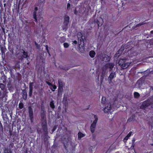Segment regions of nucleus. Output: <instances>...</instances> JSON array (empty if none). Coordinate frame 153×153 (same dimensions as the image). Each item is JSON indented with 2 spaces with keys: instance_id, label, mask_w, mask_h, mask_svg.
I'll list each match as a JSON object with an SVG mask.
<instances>
[{
  "instance_id": "2eb2a0df",
  "label": "nucleus",
  "mask_w": 153,
  "mask_h": 153,
  "mask_svg": "<svg viewBox=\"0 0 153 153\" xmlns=\"http://www.w3.org/2000/svg\"><path fill=\"white\" fill-rule=\"evenodd\" d=\"M41 122L42 123L43 122H45V121H46L47 122V121L46 119V116L45 113L44 112V111H43L42 112H41Z\"/></svg>"
},
{
  "instance_id": "f704fd0d",
  "label": "nucleus",
  "mask_w": 153,
  "mask_h": 153,
  "mask_svg": "<svg viewBox=\"0 0 153 153\" xmlns=\"http://www.w3.org/2000/svg\"><path fill=\"white\" fill-rule=\"evenodd\" d=\"M56 128H57L56 126H54L53 127L52 129V133H53L54 131H55L56 130Z\"/></svg>"
},
{
  "instance_id": "864d4df0",
  "label": "nucleus",
  "mask_w": 153,
  "mask_h": 153,
  "mask_svg": "<svg viewBox=\"0 0 153 153\" xmlns=\"http://www.w3.org/2000/svg\"><path fill=\"white\" fill-rule=\"evenodd\" d=\"M67 29H68V28H66V30Z\"/></svg>"
},
{
  "instance_id": "a878e982",
  "label": "nucleus",
  "mask_w": 153,
  "mask_h": 153,
  "mask_svg": "<svg viewBox=\"0 0 153 153\" xmlns=\"http://www.w3.org/2000/svg\"><path fill=\"white\" fill-rule=\"evenodd\" d=\"M35 44L36 46V49H37L39 51H40V46L37 43H36V42L35 41Z\"/></svg>"
},
{
  "instance_id": "2f4dec72",
  "label": "nucleus",
  "mask_w": 153,
  "mask_h": 153,
  "mask_svg": "<svg viewBox=\"0 0 153 153\" xmlns=\"http://www.w3.org/2000/svg\"><path fill=\"white\" fill-rule=\"evenodd\" d=\"M33 89H29V96L30 97H31L32 96L33 93Z\"/></svg>"
},
{
  "instance_id": "bb28decb",
  "label": "nucleus",
  "mask_w": 153,
  "mask_h": 153,
  "mask_svg": "<svg viewBox=\"0 0 153 153\" xmlns=\"http://www.w3.org/2000/svg\"><path fill=\"white\" fill-rule=\"evenodd\" d=\"M135 117L134 116V115H133L132 116L130 117V118L128 120L127 122H130L134 120V119Z\"/></svg>"
},
{
  "instance_id": "c9c22d12",
  "label": "nucleus",
  "mask_w": 153,
  "mask_h": 153,
  "mask_svg": "<svg viewBox=\"0 0 153 153\" xmlns=\"http://www.w3.org/2000/svg\"><path fill=\"white\" fill-rule=\"evenodd\" d=\"M46 83L49 85V86H53V84L49 82H48V81H47L46 82Z\"/></svg>"
},
{
  "instance_id": "412c9836",
  "label": "nucleus",
  "mask_w": 153,
  "mask_h": 153,
  "mask_svg": "<svg viewBox=\"0 0 153 153\" xmlns=\"http://www.w3.org/2000/svg\"><path fill=\"white\" fill-rule=\"evenodd\" d=\"M96 54L95 52L94 51H91L89 52V55L90 56L91 58L94 57Z\"/></svg>"
},
{
  "instance_id": "f257e3e1",
  "label": "nucleus",
  "mask_w": 153,
  "mask_h": 153,
  "mask_svg": "<svg viewBox=\"0 0 153 153\" xmlns=\"http://www.w3.org/2000/svg\"><path fill=\"white\" fill-rule=\"evenodd\" d=\"M131 62H129L128 59L126 58L120 59L118 61L119 65L123 69H126L130 65Z\"/></svg>"
},
{
  "instance_id": "c03bdc74",
  "label": "nucleus",
  "mask_w": 153,
  "mask_h": 153,
  "mask_svg": "<svg viewBox=\"0 0 153 153\" xmlns=\"http://www.w3.org/2000/svg\"><path fill=\"white\" fill-rule=\"evenodd\" d=\"M63 144H64V147H65V149H66V148L67 147H66V145L65 144V143H64V142H63Z\"/></svg>"
},
{
  "instance_id": "5701e85b",
  "label": "nucleus",
  "mask_w": 153,
  "mask_h": 153,
  "mask_svg": "<svg viewBox=\"0 0 153 153\" xmlns=\"http://www.w3.org/2000/svg\"><path fill=\"white\" fill-rule=\"evenodd\" d=\"M50 107L52 109L55 108V105L54 103V101L52 100L50 103Z\"/></svg>"
},
{
  "instance_id": "39448f33",
  "label": "nucleus",
  "mask_w": 153,
  "mask_h": 153,
  "mask_svg": "<svg viewBox=\"0 0 153 153\" xmlns=\"http://www.w3.org/2000/svg\"><path fill=\"white\" fill-rule=\"evenodd\" d=\"M95 120L93 123L91 124L90 126V130L92 133H93L95 131L96 124L98 121V118L96 115H94Z\"/></svg>"
},
{
  "instance_id": "20e7f679",
  "label": "nucleus",
  "mask_w": 153,
  "mask_h": 153,
  "mask_svg": "<svg viewBox=\"0 0 153 153\" xmlns=\"http://www.w3.org/2000/svg\"><path fill=\"white\" fill-rule=\"evenodd\" d=\"M140 54L137 51H135L134 48H132L129 50L128 51V56L129 57H132L135 56Z\"/></svg>"
},
{
  "instance_id": "c756f323",
  "label": "nucleus",
  "mask_w": 153,
  "mask_h": 153,
  "mask_svg": "<svg viewBox=\"0 0 153 153\" xmlns=\"http://www.w3.org/2000/svg\"><path fill=\"white\" fill-rule=\"evenodd\" d=\"M19 107L20 109H22L24 107V105L22 102H20L19 105Z\"/></svg>"
},
{
  "instance_id": "e433bc0d",
  "label": "nucleus",
  "mask_w": 153,
  "mask_h": 153,
  "mask_svg": "<svg viewBox=\"0 0 153 153\" xmlns=\"http://www.w3.org/2000/svg\"><path fill=\"white\" fill-rule=\"evenodd\" d=\"M45 47H46V51H47V52L49 53V55L50 56V53L49 52V50L48 49V45H46V46H45Z\"/></svg>"
},
{
  "instance_id": "f03ea898",
  "label": "nucleus",
  "mask_w": 153,
  "mask_h": 153,
  "mask_svg": "<svg viewBox=\"0 0 153 153\" xmlns=\"http://www.w3.org/2000/svg\"><path fill=\"white\" fill-rule=\"evenodd\" d=\"M38 10V7H35L33 11V16L36 22H37V18H39V20H41V19H43V17H42V14L41 13L39 12L37 14V11Z\"/></svg>"
},
{
  "instance_id": "6e6552de",
  "label": "nucleus",
  "mask_w": 153,
  "mask_h": 153,
  "mask_svg": "<svg viewBox=\"0 0 153 153\" xmlns=\"http://www.w3.org/2000/svg\"><path fill=\"white\" fill-rule=\"evenodd\" d=\"M94 22L97 23L98 27H100L103 24V21L102 18L100 17L97 19H96L94 20Z\"/></svg>"
},
{
  "instance_id": "473e14b6",
  "label": "nucleus",
  "mask_w": 153,
  "mask_h": 153,
  "mask_svg": "<svg viewBox=\"0 0 153 153\" xmlns=\"http://www.w3.org/2000/svg\"><path fill=\"white\" fill-rule=\"evenodd\" d=\"M64 47L65 48H68L69 47V45L67 43H64L63 44Z\"/></svg>"
},
{
  "instance_id": "58836bf2",
  "label": "nucleus",
  "mask_w": 153,
  "mask_h": 153,
  "mask_svg": "<svg viewBox=\"0 0 153 153\" xmlns=\"http://www.w3.org/2000/svg\"><path fill=\"white\" fill-rule=\"evenodd\" d=\"M70 5H71L69 3H68L67 4V8L68 9L69 8H70Z\"/></svg>"
},
{
  "instance_id": "7ed1b4c3",
  "label": "nucleus",
  "mask_w": 153,
  "mask_h": 153,
  "mask_svg": "<svg viewBox=\"0 0 153 153\" xmlns=\"http://www.w3.org/2000/svg\"><path fill=\"white\" fill-rule=\"evenodd\" d=\"M128 45H129V43L128 42L127 43L126 45H122L115 54L114 56V58L116 59H118L120 55H122V53L124 51V49Z\"/></svg>"
},
{
  "instance_id": "a18cd8bd",
  "label": "nucleus",
  "mask_w": 153,
  "mask_h": 153,
  "mask_svg": "<svg viewBox=\"0 0 153 153\" xmlns=\"http://www.w3.org/2000/svg\"><path fill=\"white\" fill-rule=\"evenodd\" d=\"M135 139L134 138L132 140V143H134V142L135 141Z\"/></svg>"
},
{
  "instance_id": "8fccbe9b",
  "label": "nucleus",
  "mask_w": 153,
  "mask_h": 153,
  "mask_svg": "<svg viewBox=\"0 0 153 153\" xmlns=\"http://www.w3.org/2000/svg\"><path fill=\"white\" fill-rule=\"evenodd\" d=\"M153 97H152L151 98H152V101H153Z\"/></svg>"
},
{
  "instance_id": "f3484780",
  "label": "nucleus",
  "mask_w": 153,
  "mask_h": 153,
  "mask_svg": "<svg viewBox=\"0 0 153 153\" xmlns=\"http://www.w3.org/2000/svg\"><path fill=\"white\" fill-rule=\"evenodd\" d=\"M27 95L26 91L25 90H22V98L25 100H26L27 99Z\"/></svg>"
},
{
  "instance_id": "79ce46f5",
  "label": "nucleus",
  "mask_w": 153,
  "mask_h": 153,
  "mask_svg": "<svg viewBox=\"0 0 153 153\" xmlns=\"http://www.w3.org/2000/svg\"><path fill=\"white\" fill-rule=\"evenodd\" d=\"M74 13L75 14H76L77 13V12L76 9H75L74 10Z\"/></svg>"
},
{
  "instance_id": "dca6fc26",
  "label": "nucleus",
  "mask_w": 153,
  "mask_h": 153,
  "mask_svg": "<svg viewBox=\"0 0 153 153\" xmlns=\"http://www.w3.org/2000/svg\"><path fill=\"white\" fill-rule=\"evenodd\" d=\"M110 57L107 55H105L103 56L102 59V61L105 62H109L110 61Z\"/></svg>"
},
{
  "instance_id": "393cba45",
  "label": "nucleus",
  "mask_w": 153,
  "mask_h": 153,
  "mask_svg": "<svg viewBox=\"0 0 153 153\" xmlns=\"http://www.w3.org/2000/svg\"><path fill=\"white\" fill-rule=\"evenodd\" d=\"M134 97L135 98H138L140 96V94L138 92H135L134 94Z\"/></svg>"
},
{
  "instance_id": "9b49d317",
  "label": "nucleus",
  "mask_w": 153,
  "mask_h": 153,
  "mask_svg": "<svg viewBox=\"0 0 153 153\" xmlns=\"http://www.w3.org/2000/svg\"><path fill=\"white\" fill-rule=\"evenodd\" d=\"M114 64L113 63H106L104 66V67L106 69L109 68L110 71L112 70L114 68Z\"/></svg>"
},
{
  "instance_id": "ddd939ff",
  "label": "nucleus",
  "mask_w": 153,
  "mask_h": 153,
  "mask_svg": "<svg viewBox=\"0 0 153 153\" xmlns=\"http://www.w3.org/2000/svg\"><path fill=\"white\" fill-rule=\"evenodd\" d=\"M111 104H109L104 108V111L105 113H108L111 111Z\"/></svg>"
},
{
  "instance_id": "1a4fd4ad",
  "label": "nucleus",
  "mask_w": 153,
  "mask_h": 153,
  "mask_svg": "<svg viewBox=\"0 0 153 153\" xmlns=\"http://www.w3.org/2000/svg\"><path fill=\"white\" fill-rule=\"evenodd\" d=\"M69 19L70 17L68 15H65L64 16L63 24L65 27L68 25L69 22Z\"/></svg>"
},
{
  "instance_id": "de8ad7c7",
  "label": "nucleus",
  "mask_w": 153,
  "mask_h": 153,
  "mask_svg": "<svg viewBox=\"0 0 153 153\" xmlns=\"http://www.w3.org/2000/svg\"><path fill=\"white\" fill-rule=\"evenodd\" d=\"M151 34H153V30L151 31Z\"/></svg>"
},
{
  "instance_id": "c85d7f7f",
  "label": "nucleus",
  "mask_w": 153,
  "mask_h": 153,
  "mask_svg": "<svg viewBox=\"0 0 153 153\" xmlns=\"http://www.w3.org/2000/svg\"><path fill=\"white\" fill-rule=\"evenodd\" d=\"M34 83L33 82H30L29 84V89H33V87Z\"/></svg>"
},
{
  "instance_id": "a211bd4d",
  "label": "nucleus",
  "mask_w": 153,
  "mask_h": 153,
  "mask_svg": "<svg viewBox=\"0 0 153 153\" xmlns=\"http://www.w3.org/2000/svg\"><path fill=\"white\" fill-rule=\"evenodd\" d=\"M58 87H63L64 86L65 84L62 81L61 79H59L58 80Z\"/></svg>"
},
{
  "instance_id": "a19ab883",
  "label": "nucleus",
  "mask_w": 153,
  "mask_h": 153,
  "mask_svg": "<svg viewBox=\"0 0 153 153\" xmlns=\"http://www.w3.org/2000/svg\"><path fill=\"white\" fill-rule=\"evenodd\" d=\"M44 111V112L45 113V110L44 108H41V112H42L43 111Z\"/></svg>"
},
{
  "instance_id": "72a5a7b5",
  "label": "nucleus",
  "mask_w": 153,
  "mask_h": 153,
  "mask_svg": "<svg viewBox=\"0 0 153 153\" xmlns=\"http://www.w3.org/2000/svg\"><path fill=\"white\" fill-rule=\"evenodd\" d=\"M4 153H12V152L10 150L6 149L4 151Z\"/></svg>"
},
{
  "instance_id": "7c9ffc66",
  "label": "nucleus",
  "mask_w": 153,
  "mask_h": 153,
  "mask_svg": "<svg viewBox=\"0 0 153 153\" xmlns=\"http://www.w3.org/2000/svg\"><path fill=\"white\" fill-rule=\"evenodd\" d=\"M5 87V85L3 84L0 83V88L1 90H4Z\"/></svg>"
},
{
  "instance_id": "f8f14e48",
  "label": "nucleus",
  "mask_w": 153,
  "mask_h": 153,
  "mask_svg": "<svg viewBox=\"0 0 153 153\" xmlns=\"http://www.w3.org/2000/svg\"><path fill=\"white\" fill-rule=\"evenodd\" d=\"M116 76V74L115 72H112L110 74L108 78V80L109 83L112 82V79L113 78Z\"/></svg>"
},
{
  "instance_id": "3c124183",
  "label": "nucleus",
  "mask_w": 153,
  "mask_h": 153,
  "mask_svg": "<svg viewBox=\"0 0 153 153\" xmlns=\"http://www.w3.org/2000/svg\"><path fill=\"white\" fill-rule=\"evenodd\" d=\"M16 54H19V53H17V52H16Z\"/></svg>"
},
{
  "instance_id": "37998d69",
  "label": "nucleus",
  "mask_w": 153,
  "mask_h": 153,
  "mask_svg": "<svg viewBox=\"0 0 153 153\" xmlns=\"http://www.w3.org/2000/svg\"><path fill=\"white\" fill-rule=\"evenodd\" d=\"M73 42L74 44H77V42L76 40H74Z\"/></svg>"
},
{
  "instance_id": "aec40b11",
  "label": "nucleus",
  "mask_w": 153,
  "mask_h": 153,
  "mask_svg": "<svg viewBox=\"0 0 153 153\" xmlns=\"http://www.w3.org/2000/svg\"><path fill=\"white\" fill-rule=\"evenodd\" d=\"M78 139H80L82 137H84L85 134L82 133L81 132L79 131L78 133Z\"/></svg>"
},
{
  "instance_id": "0eeeda50",
  "label": "nucleus",
  "mask_w": 153,
  "mask_h": 153,
  "mask_svg": "<svg viewBox=\"0 0 153 153\" xmlns=\"http://www.w3.org/2000/svg\"><path fill=\"white\" fill-rule=\"evenodd\" d=\"M41 126L42 127V130L44 131V134L46 136L48 135V129L47 126V122L45 121L43 122L41 124Z\"/></svg>"
},
{
  "instance_id": "4be33fe9",
  "label": "nucleus",
  "mask_w": 153,
  "mask_h": 153,
  "mask_svg": "<svg viewBox=\"0 0 153 153\" xmlns=\"http://www.w3.org/2000/svg\"><path fill=\"white\" fill-rule=\"evenodd\" d=\"M63 91V88L58 87V94H62Z\"/></svg>"
},
{
  "instance_id": "423d86ee",
  "label": "nucleus",
  "mask_w": 153,
  "mask_h": 153,
  "mask_svg": "<svg viewBox=\"0 0 153 153\" xmlns=\"http://www.w3.org/2000/svg\"><path fill=\"white\" fill-rule=\"evenodd\" d=\"M28 112L30 122L32 123L33 120L34 114L33 109L30 106L28 107Z\"/></svg>"
},
{
  "instance_id": "cd10ccee",
  "label": "nucleus",
  "mask_w": 153,
  "mask_h": 153,
  "mask_svg": "<svg viewBox=\"0 0 153 153\" xmlns=\"http://www.w3.org/2000/svg\"><path fill=\"white\" fill-rule=\"evenodd\" d=\"M106 102V98L103 97H102L101 100V103L103 104H105Z\"/></svg>"
},
{
  "instance_id": "ea45409f",
  "label": "nucleus",
  "mask_w": 153,
  "mask_h": 153,
  "mask_svg": "<svg viewBox=\"0 0 153 153\" xmlns=\"http://www.w3.org/2000/svg\"><path fill=\"white\" fill-rule=\"evenodd\" d=\"M129 137H128L127 135L125 137L124 139V140H127L128 139V138H129Z\"/></svg>"
},
{
  "instance_id": "6ab92c4d",
  "label": "nucleus",
  "mask_w": 153,
  "mask_h": 153,
  "mask_svg": "<svg viewBox=\"0 0 153 153\" xmlns=\"http://www.w3.org/2000/svg\"><path fill=\"white\" fill-rule=\"evenodd\" d=\"M7 81V77L5 76H2L1 78V82L3 83L6 84Z\"/></svg>"
},
{
  "instance_id": "9d476101",
  "label": "nucleus",
  "mask_w": 153,
  "mask_h": 153,
  "mask_svg": "<svg viewBox=\"0 0 153 153\" xmlns=\"http://www.w3.org/2000/svg\"><path fill=\"white\" fill-rule=\"evenodd\" d=\"M77 35L78 42L79 43V46H80L82 43V42L84 43V40L82 38V34L81 33H78L77 34Z\"/></svg>"
},
{
  "instance_id": "09e8293b",
  "label": "nucleus",
  "mask_w": 153,
  "mask_h": 153,
  "mask_svg": "<svg viewBox=\"0 0 153 153\" xmlns=\"http://www.w3.org/2000/svg\"><path fill=\"white\" fill-rule=\"evenodd\" d=\"M63 69H64L65 70H68V68H67V69L63 68Z\"/></svg>"
},
{
  "instance_id": "49530a36",
  "label": "nucleus",
  "mask_w": 153,
  "mask_h": 153,
  "mask_svg": "<svg viewBox=\"0 0 153 153\" xmlns=\"http://www.w3.org/2000/svg\"><path fill=\"white\" fill-rule=\"evenodd\" d=\"M134 145H135V144H134V143H132L131 147H134Z\"/></svg>"
},
{
  "instance_id": "5fc2aeb1",
  "label": "nucleus",
  "mask_w": 153,
  "mask_h": 153,
  "mask_svg": "<svg viewBox=\"0 0 153 153\" xmlns=\"http://www.w3.org/2000/svg\"><path fill=\"white\" fill-rule=\"evenodd\" d=\"M2 52L3 53L2 50Z\"/></svg>"
},
{
  "instance_id": "b1692460",
  "label": "nucleus",
  "mask_w": 153,
  "mask_h": 153,
  "mask_svg": "<svg viewBox=\"0 0 153 153\" xmlns=\"http://www.w3.org/2000/svg\"><path fill=\"white\" fill-rule=\"evenodd\" d=\"M50 89L52 90V91H54L55 89L57 88L56 85H53V86L50 87Z\"/></svg>"
},
{
  "instance_id": "603ef678",
  "label": "nucleus",
  "mask_w": 153,
  "mask_h": 153,
  "mask_svg": "<svg viewBox=\"0 0 153 153\" xmlns=\"http://www.w3.org/2000/svg\"><path fill=\"white\" fill-rule=\"evenodd\" d=\"M63 30H64L65 29V28L64 27H63Z\"/></svg>"
},
{
  "instance_id": "4c0bfd02",
  "label": "nucleus",
  "mask_w": 153,
  "mask_h": 153,
  "mask_svg": "<svg viewBox=\"0 0 153 153\" xmlns=\"http://www.w3.org/2000/svg\"><path fill=\"white\" fill-rule=\"evenodd\" d=\"M132 133V132L131 131H130L129 133L127 134V136L129 137H130Z\"/></svg>"
},
{
  "instance_id": "4468645a",
  "label": "nucleus",
  "mask_w": 153,
  "mask_h": 153,
  "mask_svg": "<svg viewBox=\"0 0 153 153\" xmlns=\"http://www.w3.org/2000/svg\"><path fill=\"white\" fill-rule=\"evenodd\" d=\"M22 51H23L22 56L21 58L22 59L23 58H26L27 60L29 58V56L28 55V53L27 51H25L24 49H22Z\"/></svg>"
}]
</instances>
